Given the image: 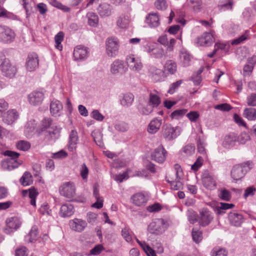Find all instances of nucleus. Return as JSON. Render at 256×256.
I'll use <instances>...</instances> for the list:
<instances>
[{
	"instance_id": "obj_44",
	"label": "nucleus",
	"mask_w": 256,
	"mask_h": 256,
	"mask_svg": "<svg viewBox=\"0 0 256 256\" xmlns=\"http://www.w3.org/2000/svg\"><path fill=\"white\" fill-rule=\"evenodd\" d=\"M228 252L224 248L220 247L214 248L210 252L211 256H228Z\"/></svg>"
},
{
	"instance_id": "obj_23",
	"label": "nucleus",
	"mask_w": 256,
	"mask_h": 256,
	"mask_svg": "<svg viewBox=\"0 0 256 256\" xmlns=\"http://www.w3.org/2000/svg\"><path fill=\"white\" fill-rule=\"evenodd\" d=\"M134 100V96L131 93L122 94L120 96V104L124 108L130 106Z\"/></svg>"
},
{
	"instance_id": "obj_15",
	"label": "nucleus",
	"mask_w": 256,
	"mask_h": 256,
	"mask_svg": "<svg viewBox=\"0 0 256 256\" xmlns=\"http://www.w3.org/2000/svg\"><path fill=\"white\" fill-rule=\"evenodd\" d=\"M18 112L14 109H11L4 112L2 117L4 123L11 124L18 118Z\"/></svg>"
},
{
	"instance_id": "obj_53",
	"label": "nucleus",
	"mask_w": 256,
	"mask_h": 256,
	"mask_svg": "<svg viewBox=\"0 0 256 256\" xmlns=\"http://www.w3.org/2000/svg\"><path fill=\"white\" fill-rule=\"evenodd\" d=\"M152 56L156 58H162L164 56V50L160 47L154 48Z\"/></svg>"
},
{
	"instance_id": "obj_28",
	"label": "nucleus",
	"mask_w": 256,
	"mask_h": 256,
	"mask_svg": "<svg viewBox=\"0 0 256 256\" xmlns=\"http://www.w3.org/2000/svg\"><path fill=\"white\" fill-rule=\"evenodd\" d=\"M158 13H150L146 17V22L150 27H157L160 24Z\"/></svg>"
},
{
	"instance_id": "obj_4",
	"label": "nucleus",
	"mask_w": 256,
	"mask_h": 256,
	"mask_svg": "<svg viewBox=\"0 0 256 256\" xmlns=\"http://www.w3.org/2000/svg\"><path fill=\"white\" fill-rule=\"evenodd\" d=\"M202 182L203 186L210 190H214L216 188V176L208 170H204L202 174Z\"/></svg>"
},
{
	"instance_id": "obj_13",
	"label": "nucleus",
	"mask_w": 256,
	"mask_h": 256,
	"mask_svg": "<svg viewBox=\"0 0 256 256\" xmlns=\"http://www.w3.org/2000/svg\"><path fill=\"white\" fill-rule=\"evenodd\" d=\"M167 154L166 150L162 145L156 148L151 154L152 159L158 163L164 162Z\"/></svg>"
},
{
	"instance_id": "obj_42",
	"label": "nucleus",
	"mask_w": 256,
	"mask_h": 256,
	"mask_svg": "<svg viewBox=\"0 0 256 256\" xmlns=\"http://www.w3.org/2000/svg\"><path fill=\"white\" fill-rule=\"evenodd\" d=\"M64 34L63 32H60L54 36L55 47L60 50H62V49L61 43L64 40Z\"/></svg>"
},
{
	"instance_id": "obj_26",
	"label": "nucleus",
	"mask_w": 256,
	"mask_h": 256,
	"mask_svg": "<svg viewBox=\"0 0 256 256\" xmlns=\"http://www.w3.org/2000/svg\"><path fill=\"white\" fill-rule=\"evenodd\" d=\"M177 72V64L172 60H168L164 66V72L167 74H174Z\"/></svg>"
},
{
	"instance_id": "obj_62",
	"label": "nucleus",
	"mask_w": 256,
	"mask_h": 256,
	"mask_svg": "<svg viewBox=\"0 0 256 256\" xmlns=\"http://www.w3.org/2000/svg\"><path fill=\"white\" fill-rule=\"evenodd\" d=\"M8 108V103L4 99L0 100V117H2L4 112Z\"/></svg>"
},
{
	"instance_id": "obj_8",
	"label": "nucleus",
	"mask_w": 256,
	"mask_h": 256,
	"mask_svg": "<svg viewBox=\"0 0 256 256\" xmlns=\"http://www.w3.org/2000/svg\"><path fill=\"white\" fill-rule=\"evenodd\" d=\"M59 192L62 196L68 198H71L76 194L74 184L70 182H64L60 187Z\"/></svg>"
},
{
	"instance_id": "obj_51",
	"label": "nucleus",
	"mask_w": 256,
	"mask_h": 256,
	"mask_svg": "<svg viewBox=\"0 0 256 256\" xmlns=\"http://www.w3.org/2000/svg\"><path fill=\"white\" fill-rule=\"evenodd\" d=\"M94 141L96 144L100 147L103 146V142H102V136L100 132H93L92 134Z\"/></svg>"
},
{
	"instance_id": "obj_35",
	"label": "nucleus",
	"mask_w": 256,
	"mask_h": 256,
	"mask_svg": "<svg viewBox=\"0 0 256 256\" xmlns=\"http://www.w3.org/2000/svg\"><path fill=\"white\" fill-rule=\"evenodd\" d=\"M130 22V16L128 15H122L118 17L117 22V26L122 28H124L128 27Z\"/></svg>"
},
{
	"instance_id": "obj_30",
	"label": "nucleus",
	"mask_w": 256,
	"mask_h": 256,
	"mask_svg": "<svg viewBox=\"0 0 256 256\" xmlns=\"http://www.w3.org/2000/svg\"><path fill=\"white\" fill-rule=\"evenodd\" d=\"M148 72L152 79L154 82H159L162 79V71L155 66H151L148 70Z\"/></svg>"
},
{
	"instance_id": "obj_46",
	"label": "nucleus",
	"mask_w": 256,
	"mask_h": 256,
	"mask_svg": "<svg viewBox=\"0 0 256 256\" xmlns=\"http://www.w3.org/2000/svg\"><path fill=\"white\" fill-rule=\"evenodd\" d=\"M38 228L36 226H33L28 234L26 236V240L30 242H32L35 240L38 236Z\"/></svg>"
},
{
	"instance_id": "obj_18",
	"label": "nucleus",
	"mask_w": 256,
	"mask_h": 256,
	"mask_svg": "<svg viewBox=\"0 0 256 256\" xmlns=\"http://www.w3.org/2000/svg\"><path fill=\"white\" fill-rule=\"evenodd\" d=\"M214 42L212 34L210 32H204L201 36L197 38L196 43L200 46H210Z\"/></svg>"
},
{
	"instance_id": "obj_47",
	"label": "nucleus",
	"mask_w": 256,
	"mask_h": 256,
	"mask_svg": "<svg viewBox=\"0 0 256 256\" xmlns=\"http://www.w3.org/2000/svg\"><path fill=\"white\" fill-rule=\"evenodd\" d=\"M187 216L188 220L190 224H193L197 222H198L200 215L198 216L196 212L192 210H188L187 212Z\"/></svg>"
},
{
	"instance_id": "obj_43",
	"label": "nucleus",
	"mask_w": 256,
	"mask_h": 256,
	"mask_svg": "<svg viewBox=\"0 0 256 256\" xmlns=\"http://www.w3.org/2000/svg\"><path fill=\"white\" fill-rule=\"evenodd\" d=\"M195 146L192 144H188L182 148L181 153L185 156H188L194 154Z\"/></svg>"
},
{
	"instance_id": "obj_29",
	"label": "nucleus",
	"mask_w": 256,
	"mask_h": 256,
	"mask_svg": "<svg viewBox=\"0 0 256 256\" xmlns=\"http://www.w3.org/2000/svg\"><path fill=\"white\" fill-rule=\"evenodd\" d=\"M74 212V208L72 204H63L60 211V215L64 218L70 217Z\"/></svg>"
},
{
	"instance_id": "obj_21",
	"label": "nucleus",
	"mask_w": 256,
	"mask_h": 256,
	"mask_svg": "<svg viewBox=\"0 0 256 256\" xmlns=\"http://www.w3.org/2000/svg\"><path fill=\"white\" fill-rule=\"evenodd\" d=\"M70 228L74 231L81 232L84 230L87 226V223L85 220L81 219L75 218L70 222Z\"/></svg>"
},
{
	"instance_id": "obj_56",
	"label": "nucleus",
	"mask_w": 256,
	"mask_h": 256,
	"mask_svg": "<svg viewBox=\"0 0 256 256\" xmlns=\"http://www.w3.org/2000/svg\"><path fill=\"white\" fill-rule=\"evenodd\" d=\"M182 82L183 80H180L170 85V88L168 92V93L171 94H174L176 90H177L180 87Z\"/></svg>"
},
{
	"instance_id": "obj_17",
	"label": "nucleus",
	"mask_w": 256,
	"mask_h": 256,
	"mask_svg": "<svg viewBox=\"0 0 256 256\" xmlns=\"http://www.w3.org/2000/svg\"><path fill=\"white\" fill-rule=\"evenodd\" d=\"M112 6L106 2L100 4L97 8L98 13L102 18L110 16L112 12Z\"/></svg>"
},
{
	"instance_id": "obj_7",
	"label": "nucleus",
	"mask_w": 256,
	"mask_h": 256,
	"mask_svg": "<svg viewBox=\"0 0 256 256\" xmlns=\"http://www.w3.org/2000/svg\"><path fill=\"white\" fill-rule=\"evenodd\" d=\"M16 36L14 31L6 26H0V42L4 44L12 42Z\"/></svg>"
},
{
	"instance_id": "obj_50",
	"label": "nucleus",
	"mask_w": 256,
	"mask_h": 256,
	"mask_svg": "<svg viewBox=\"0 0 256 256\" xmlns=\"http://www.w3.org/2000/svg\"><path fill=\"white\" fill-rule=\"evenodd\" d=\"M186 109H179L174 111L170 114L172 119H179L182 117L186 112Z\"/></svg>"
},
{
	"instance_id": "obj_61",
	"label": "nucleus",
	"mask_w": 256,
	"mask_h": 256,
	"mask_svg": "<svg viewBox=\"0 0 256 256\" xmlns=\"http://www.w3.org/2000/svg\"><path fill=\"white\" fill-rule=\"evenodd\" d=\"M203 158L201 156H198L194 163L192 166L191 168L194 171L198 170L202 166Z\"/></svg>"
},
{
	"instance_id": "obj_63",
	"label": "nucleus",
	"mask_w": 256,
	"mask_h": 256,
	"mask_svg": "<svg viewBox=\"0 0 256 256\" xmlns=\"http://www.w3.org/2000/svg\"><path fill=\"white\" fill-rule=\"evenodd\" d=\"M214 108L223 112H228L232 109V107L229 104L224 103L215 106Z\"/></svg>"
},
{
	"instance_id": "obj_1",
	"label": "nucleus",
	"mask_w": 256,
	"mask_h": 256,
	"mask_svg": "<svg viewBox=\"0 0 256 256\" xmlns=\"http://www.w3.org/2000/svg\"><path fill=\"white\" fill-rule=\"evenodd\" d=\"M252 166V162L250 161L234 166L231 170L232 178L235 181L241 180Z\"/></svg>"
},
{
	"instance_id": "obj_55",
	"label": "nucleus",
	"mask_w": 256,
	"mask_h": 256,
	"mask_svg": "<svg viewBox=\"0 0 256 256\" xmlns=\"http://www.w3.org/2000/svg\"><path fill=\"white\" fill-rule=\"evenodd\" d=\"M237 142L241 144H244L246 142L250 140V137L249 134L246 132H242L238 136H237Z\"/></svg>"
},
{
	"instance_id": "obj_45",
	"label": "nucleus",
	"mask_w": 256,
	"mask_h": 256,
	"mask_svg": "<svg viewBox=\"0 0 256 256\" xmlns=\"http://www.w3.org/2000/svg\"><path fill=\"white\" fill-rule=\"evenodd\" d=\"M132 232L128 226H125L122 230L121 234L127 242H130L132 240Z\"/></svg>"
},
{
	"instance_id": "obj_5",
	"label": "nucleus",
	"mask_w": 256,
	"mask_h": 256,
	"mask_svg": "<svg viewBox=\"0 0 256 256\" xmlns=\"http://www.w3.org/2000/svg\"><path fill=\"white\" fill-rule=\"evenodd\" d=\"M166 230L164 221L162 218H156L154 220L148 225V231L156 235H159L162 234Z\"/></svg>"
},
{
	"instance_id": "obj_19",
	"label": "nucleus",
	"mask_w": 256,
	"mask_h": 256,
	"mask_svg": "<svg viewBox=\"0 0 256 256\" xmlns=\"http://www.w3.org/2000/svg\"><path fill=\"white\" fill-rule=\"evenodd\" d=\"M29 102L34 106H38L42 104L44 98V94L39 91H34L28 96Z\"/></svg>"
},
{
	"instance_id": "obj_36",
	"label": "nucleus",
	"mask_w": 256,
	"mask_h": 256,
	"mask_svg": "<svg viewBox=\"0 0 256 256\" xmlns=\"http://www.w3.org/2000/svg\"><path fill=\"white\" fill-rule=\"evenodd\" d=\"M89 26L96 27L98 24V15L93 12H88L86 14Z\"/></svg>"
},
{
	"instance_id": "obj_49",
	"label": "nucleus",
	"mask_w": 256,
	"mask_h": 256,
	"mask_svg": "<svg viewBox=\"0 0 256 256\" xmlns=\"http://www.w3.org/2000/svg\"><path fill=\"white\" fill-rule=\"evenodd\" d=\"M188 3L196 12H198L202 8V0H188Z\"/></svg>"
},
{
	"instance_id": "obj_25",
	"label": "nucleus",
	"mask_w": 256,
	"mask_h": 256,
	"mask_svg": "<svg viewBox=\"0 0 256 256\" xmlns=\"http://www.w3.org/2000/svg\"><path fill=\"white\" fill-rule=\"evenodd\" d=\"M237 140V136L234 133H230L225 136L222 145L226 148H231L235 145Z\"/></svg>"
},
{
	"instance_id": "obj_33",
	"label": "nucleus",
	"mask_w": 256,
	"mask_h": 256,
	"mask_svg": "<svg viewBox=\"0 0 256 256\" xmlns=\"http://www.w3.org/2000/svg\"><path fill=\"white\" fill-rule=\"evenodd\" d=\"M161 125L162 120L155 118L149 124L148 131L150 134H155L159 130Z\"/></svg>"
},
{
	"instance_id": "obj_48",
	"label": "nucleus",
	"mask_w": 256,
	"mask_h": 256,
	"mask_svg": "<svg viewBox=\"0 0 256 256\" xmlns=\"http://www.w3.org/2000/svg\"><path fill=\"white\" fill-rule=\"evenodd\" d=\"M30 144L28 142L22 140H19L16 144L17 148L22 151L28 150L30 148Z\"/></svg>"
},
{
	"instance_id": "obj_20",
	"label": "nucleus",
	"mask_w": 256,
	"mask_h": 256,
	"mask_svg": "<svg viewBox=\"0 0 256 256\" xmlns=\"http://www.w3.org/2000/svg\"><path fill=\"white\" fill-rule=\"evenodd\" d=\"M78 142V134L76 130H73L69 135L68 148L70 152L76 150Z\"/></svg>"
},
{
	"instance_id": "obj_10",
	"label": "nucleus",
	"mask_w": 256,
	"mask_h": 256,
	"mask_svg": "<svg viewBox=\"0 0 256 256\" xmlns=\"http://www.w3.org/2000/svg\"><path fill=\"white\" fill-rule=\"evenodd\" d=\"M126 62L130 68L134 72L140 70L142 68L141 60L134 54L128 56L126 59Z\"/></svg>"
},
{
	"instance_id": "obj_64",
	"label": "nucleus",
	"mask_w": 256,
	"mask_h": 256,
	"mask_svg": "<svg viewBox=\"0 0 256 256\" xmlns=\"http://www.w3.org/2000/svg\"><path fill=\"white\" fill-rule=\"evenodd\" d=\"M247 104L249 106H256V94L252 93L247 98Z\"/></svg>"
},
{
	"instance_id": "obj_40",
	"label": "nucleus",
	"mask_w": 256,
	"mask_h": 256,
	"mask_svg": "<svg viewBox=\"0 0 256 256\" xmlns=\"http://www.w3.org/2000/svg\"><path fill=\"white\" fill-rule=\"evenodd\" d=\"M180 62L184 67L190 66L191 60L190 56L186 52H181L180 54Z\"/></svg>"
},
{
	"instance_id": "obj_27",
	"label": "nucleus",
	"mask_w": 256,
	"mask_h": 256,
	"mask_svg": "<svg viewBox=\"0 0 256 256\" xmlns=\"http://www.w3.org/2000/svg\"><path fill=\"white\" fill-rule=\"evenodd\" d=\"M20 164L13 158H6L2 162L1 166L4 170H12L17 168Z\"/></svg>"
},
{
	"instance_id": "obj_14",
	"label": "nucleus",
	"mask_w": 256,
	"mask_h": 256,
	"mask_svg": "<svg viewBox=\"0 0 256 256\" xmlns=\"http://www.w3.org/2000/svg\"><path fill=\"white\" fill-rule=\"evenodd\" d=\"M39 60L36 54L32 52L28 54L26 61V68L30 72L34 71L38 66Z\"/></svg>"
},
{
	"instance_id": "obj_11",
	"label": "nucleus",
	"mask_w": 256,
	"mask_h": 256,
	"mask_svg": "<svg viewBox=\"0 0 256 256\" xmlns=\"http://www.w3.org/2000/svg\"><path fill=\"white\" fill-rule=\"evenodd\" d=\"M199 213L198 223L202 226L204 227L208 226L214 218L212 213L206 208L200 210Z\"/></svg>"
},
{
	"instance_id": "obj_3",
	"label": "nucleus",
	"mask_w": 256,
	"mask_h": 256,
	"mask_svg": "<svg viewBox=\"0 0 256 256\" xmlns=\"http://www.w3.org/2000/svg\"><path fill=\"white\" fill-rule=\"evenodd\" d=\"M106 53L109 57L114 58L118 53L120 42L118 38L111 37L107 38L106 42Z\"/></svg>"
},
{
	"instance_id": "obj_58",
	"label": "nucleus",
	"mask_w": 256,
	"mask_h": 256,
	"mask_svg": "<svg viewBox=\"0 0 256 256\" xmlns=\"http://www.w3.org/2000/svg\"><path fill=\"white\" fill-rule=\"evenodd\" d=\"M192 235L194 241L196 243H199L202 240V232L200 231L192 230Z\"/></svg>"
},
{
	"instance_id": "obj_22",
	"label": "nucleus",
	"mask_w": 256,
	"mask_h": 256,
	"mask_svg": "<svg viewBox=\"0 0 256 256\" xmlns=\"http://www.w3.org/2000/svg\"><path fill=\"white\" fill-rule=\"evenodd\" d=\"M228 220L231 225L238 227L241 226L243 221V216L240 214L230 212L228 214Z\"/></svg>"
},
{
	"instance_id": "obj_41",
	"label": "nucleus",
	"mask_w": 256,
	"mask_h": 256,
	"mask_svg": "<svg viewBox=\"0 0 256 256\" xmlns=\"http://www.w3.org/2000/svg\"><path fill=\"white\" fill-rule=\"evenodd\" d=\"M160 103V98L156 94L150 93V94L149 100L148 104L152 108H156L158 106Z\"/></svg>"
},
{
	"instance_id": "obj_9",
	"label": "nucleus",
	"mask_w": 256,
	"mask_h": 256,
	"mask_svg": "<svg viewBox=\"0 0 256 256\" xmlns=\"http://www.w3.org/2000/svg\"><path fill=\"white\" fill-rule=\"evenodd\" d=\"M22 222L18 217H11L6 220V227L4 232L8 234H10L16 230L21 226Z\"/></svg>"
},
{
	"instance_id": "obj_31",
	"label": "nucleus",
	"mask_w": 256,
	"mask_h": 256,
	"mask_svg": "<svg viewBox=\"0 0 256 256\" xmlns=\"http://www.w3.org/2000/svg\"><path fill=\"white\" fill-rule=\"evenodd\" d=\"M176 178L174 180L173 178L166 177V181L170 184L171 188L176 190L182 188V183L180 181V176H176Z\"/></svg>"
},
{
	"instance_id": "obj_34",
	"label": "nucleus",
	"mask_w": 256,
	"mask_h": 256,
	"mask_svg": "<svg viewBox=\"0 0 256 256\" xmlns=\"http://www.w3.org/2000/svg\"><path fill=\"white\" fill-rule=\"evenodd\" d=\"M132 203L137 206H140L146 202L145 196L142 193H137L134 194L131 198Z\"/></svg>"
},
{
	"instance_id": "obj_24",
	"label": "nucleus",
	"mask_w": 256,
	"mask_h": 256,
	"mask_svg": "<svg viewBox=\"0 0 256 256\" xmlns=\"http://www.w3.org/2000/svg\"><path fill=\"white\" fill-rule=\"evenodd\" d=\"M62 108V104L59 100H54L51 102L50 105V111L53 116H60Z\"/></svg>"
},
{
	"instance_id": "obj_16",
	"label": "nucleus",
	"mask_w": 256,
	"mask_h": 256,
	"mask_svg": "<svg viewBox=\"0 0 256 256\" xmlns=\"http://www.w3.org/2000/svg\"><path fill=\"white\" fill-rule=\"evenodd\" d=\"M88 48L78 46L74 48L73 56L76 60H84L88 58Z\"/></svg>"
},
{
	"instance_id": "obj_52",
	"label": "nucleus",
	"mask_w": 256,
	"mask_h": 256,
	"mask_svg": "<svg viewBox=\"0 0 256 256\" xmlns=\"http://www.w3.org/2000/svg\"><path fill=\"white\" fill-rule=\"evenodd\" d=\"M114 127L116 130L120 132H126L128 129V124L124 122H118L114 124Z\"/></svg>"
},
{
	"instance_id": "obj_39",
	"label": "nucleus",
	"mask_w": 256,
	"mask_h": 256,
	"mask_svg": "<svg viewBox=\"0 0 256 256\" xmlns=\"http://www.w3.org/2000/svg\"><path fill=\"white\" fill-rule=\"evenodd\" d=\"M20 182L23 186H28L32 183V178L30 173L26 172L20 178Z\"/></svg>"
},
{
	"instance_id": "obj_12",
	"label": "nucleus",
	"mask_w": 256,
	"mask_h": 256,
	"mask_svg": "<svg viewBox=\"0 0 256 256\" xmlns=\"http://www.w3.org/2000/svg\"><path fill=\"white\" fill-rule=\"evenodd\" d=\"M2 74L9 78H14L17 72V68L16 66H12L10 60H6L3 66L0 69Z\"/></svg>"
},
{
	"instance_id": "obj_6",
	"label": "nucleus",
	"mask_w": 256,
	"mask_h": 256,
	"mask_svg": "<svg viewBox=\"0 0 256 256\" xmlns=\"http://www.w3.org/2000/svg\"><path fill=\"white\" fill-rule=\"evenodd\" d=\"M128 71V68L122 60H115L110 65V72L114 76H122Z\"/></svg>"
},
{
	"instance_id": "obj_2",
	"label": "nucleus",
	"mask_w": 256,
	"mask_h": 256,
	"mask_svg": "<svg viewBox=\"0 0 256 256\" xmlns=\"http://www.w3.org/2000/svg\"><path fill=\"white\" fill-rule=\"evenodd\" d=\"M162 131L164 138L168 141L176 139L180 134V127H173L171 124H167L163 125Z\"/></svg>"
},
{
	"instance_id": "obj_60",
	"label": "nucleus",
	"mask_w": 256,
	"mask_h": 256,
	"mask_svg": "<svg viewBox=\"0 0 256 256\" xmlns=\"http://www.w3.org/2000/svg\"><path fill=\"white\" fill-rule=\"evenodd\" d=\"M248 36V34L246 32H245V34H242L240 37H238L237 38H236L232 40L231 44L232 45H238V44H240L244 40H247Z\"/></svg>"
},
{
	"instance_id": "obj_38",
	"label": "nucleus",
	"mask_w": 256,
	"mask_h": 256,
	"mask_svg": "<svg viewBox=\"0 0 256 256\" xmlns=\"http://www.w3.org/2000/svg\"><path fill=\"white\" fill-rule=\"evenodd\" d=\"M218 196L222 200L228 202L232 198V194L229 190L222 188L218 190Z\"/></svg>"
},
{
	"instance_id": "obj_54",
	"label": "nucleus",
	"mask_w": 256,
	"mask_h": 256,
	"mask_svg": "<svg viewBox=\"0 0 256 256\" xmlns=\"http://www.w3.org/2000/svg\"><path fill=\"white\" fill-rule=\"evenodd\" d=\"M52 124V120L50 118H44L42 121L40 130L42 132L50 128Z\"/></svg>"
},
{
	"instance_id": "obj_32",
	"label": "nucleus",
	"mask_w": 256,
	"mask_h": 256,
	"mask_svg": "<svg viewBox=\"0 0 256 256\" xmlns=\"http://www.w3.org/2000/svg\"><path fill=\"white\" fill-rule=\"evenodd\" d=\"M60 129L57 126H52L46 132V136L48 140H55L57 139L60 135Z\"/></svg>"
},
{
	"instance_id": "obj_37",
	"label": "nucleus",
	"mask_w": 256,
	"mask_h": 256,
	"mask_svg": "<svg viewBox=\"0 0 256 256\" xmlns=\"http://www.w3.org/2000/svg\"><path fill=\"white\" fill-rule=\"evenodd\" d=\"M243 116L249 120H256V109L254 108H246L243 112Z\"/></svg>"
},
{
	"instance_id": "obj_57",
	"label": "nucleus",
	"mask_w": 256,
	"mask_h": 256,
	"mask_svg": "<svg viewBox=\"0 0 256 256\" xmlns=\"http://www.w3.org/2000/svg\"><path fill=\"white\" fill-rule=\"evenodd\" d=\"M104 247L102 245L98 244L90 250L88 256L99 254L104 250Z\"/></svg>"
},
{
	"instance_id": "obj_59",
	"label": "nucleus",
	"mask_w": 256,
	"mask_h": 256,
	"mask_svg": "<svg viewBox=\"0 0 256 256\" xmlns=\"http://www.w3.org/2000/svg\"><path fill=\"white\" fill-rule=\"evenodd\" d=\"M50 4L52 6L57 8L59 9L62 10L64 12L70 11V8L68 7L63 5L62 4H61L56 0H52L50 2Z\"/></svg>"
}]
</instances>
